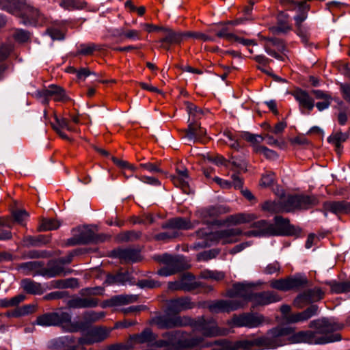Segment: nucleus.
<instances>
[{
	"instance_id": "obj_1",
	"label": "nucleus",
	"mask_w": 350,
	"mask_h": 350,
	"mask_svg": "<svg viewBox=\"0 0 350 350\" xmlns=\"http://www.w3.org/2000/svg\"><path fill=\"white\" fill-rule=\"evenodd\" d=\"M253 285L249 283L239 282L233 284L227 291V296L232 299H220L211 302L208 310L213 313L229 312L246 306L250 301Z\"/></svg>"
},
{
	"instance_id": "obj_2",
	"label": "nucleus",
	"mask_w": 350,
	"mask_h": 350,
	"mask_svg": "<svg viewBox=\"0 0 350 350\" xmlns=\"http://www.w3.org/2000/svg\"><path fill=\"white\" fill-rule=\"evenodd\" d=\"M189 336L190 334L181 330L167 332L162 334L163 338L157 340L154 345L170 350H180L199 347L204 341L201 336L189 338Z\"/></svg>"
},
{
	"instance_id": "obj_3",
	"label": "nucleus",
	"mask_w": 350,
	"mask_h": 350,
	"mask_svg": "<svg viewBox=\"0 0 350 350\" xmlns=\"http://www.w3.org/2000/svg\"><path fill=\"white\" fill-rule=\"evenodd\" d=\"M18 269L25 275H40L51 278L62 275L64 267L56 261H50L44 267L42 261H29L18 265Z\"/></svg>"
},
{
	"instance_id": "obj_4",
	"label": "nucleus",
	"mask_w": 350,
	"mask_h": 350,
	"mask_svg": "<svg viewBox=\"0 0 350 350\" xmlns=\"http://www.w3.org/2000/svg\"><path fill=\"white\" fill-rule=\"evenodd\" d=\"M294 332L291 327L278 326L267 332L266 336L260 337L262 348L275 349L288 344V337Z\"/></svg>"
},
{
	"instance_id": "obj_5",
	"label": "nucleus",
	"mask_w": 350,
	"mask_h": 350,
	"mask_svg": "<svg viewBox=\"0 0 350 350\" xmlns=\"http://www.w3.org/2000/svg\"><path fill=\"white\" fill-rule=\"evenodd\" d=\"M155 259L163 265V267L157 271L158 275L161 276H170L188 268L183 256L163 254L157 256Z\"/></svg>"
},
{
	"instance_id": "obj_6",
	"label": "nucleus",
	"mask_w": 350,
	"mask_h": 350,
	"mask_svg": "<svg viewBox=\"0 0 350 350\" xmlns=\"http://www.w3.org/2000/svg\"><path fill=\"white\" fill-rule=\"evenodd\" d=\"M263 322L264 317L262 314L243 312L240 314H234L228 324L231 327L256 328L262 325Z\"/></svg>"
},
{
	"instance_id": "obj_7",
	"label": "nucleus",
	"mask_w": 350,
	"mask_h": 350,
	"mask_svg": "<svg viewBox=\"0 0 350 350\" xmlns=\"http://www.w3.org/2000/svg\"><path fill=\"white\" fill-rule=\"evenodd\" d=\"M189 325L201 332L205 337H215L223 334L222 331L218 327L216 321L213 318L206 319L204 317H201L193 323L191 319Z\"/></svg>"
},
{
	"instance_id": "obj_8",
	"label": "nucleus",
	"mask_w": 350,
	"mask_h": 350,
	"mask_svg": "<svg viewBox=\"0 0 350 350\" xmlns=\"http://www.w3.org/2000/svg\"><path fill=\"white\" fill-rule=\"evenodd\" d=\"M155 323L160 329H171L176 327H185L191 324V319L179 315H162L155 319Z\"/></svg>"
},
{
	"instance_id": "obj_9",
	"label": "nucleus",
	"mask_w": 350,
	"mask_h": 350,
	"mask_svg": "<svg viewBox=\"0 0 350 350\" xmlns=\"http://www.w3.org/2000/svg\"><path fill=\"white\" fill-rule=\"evenodd\" d=\"M0 9L18 16L22 18L26 16V10L33 12L32 6L26 0H0Z\"/></svg>"
},
{
	"instance_id": "obj_10",
	"label": "nucleus",
	"mask_w": 350,
	"mask_h": 350,
	"mask_svg": "<svg viewBox=\"0 0 350 350\" xmlns=\"http://www.w3.org/2000/svg\"><path fill=\"white\" fill-rule=\"evenodd\" d=\"M185 39V32L176 31L168 27L163 29L162 37L157 41L160 43V47L169 51L172 45L180 44Z\"/></svg>"
},
{
	"instance_id": "obj_11",
	"label": "nucleus",
	"mask_w": 350,
	"mask_h": 350,
	"mask_svg": "<svg viewBox=\"0 0 350 350\" xmlns=\"http://www.w3.org/2000/svg\"><path fill=\"white\" fill-rule=\"evenodd\" d=\"M280 296L274 291H267L253 293L250 297L252 308L265 306L280 301Z\"/></svg>"
},
{
	"instance_id": "obj_12",
	"label": "nucleus",
	"mask_w": 350,
	"mask_h": 350,
	"mask_svg": "<svg viewBox=\"0 0 350 350\" xmlns=\"http://www.w3.org/2000/svg\"><path fill=\"white\" fill-rule=\"evenodd\" d=\"M38 96L42 98L45 103H48L50 98L55 102H67L70 100L64 89L55 85H51L48 88L38 92Z\"/></svg>"
},
{
	"instance_id": "obj_13",
	"label": "nucleus",
	"mask_w": 350,
	"mask_h": 350,
	"mask_svg": "<svg viewBox=\"0 0 350 350\" xmlns=\"http://www.w3.org/2000/svg\"><path fill=\"white\" fill-rule=\"evenodd\" d=\"M273 236L293 235L297 233V229L290 224L288 219L275 216L273 224Z\"/></svg>"
},
{
	"instance_id": "obj_14",
	"label": "nucleus",
	"mask_w": 350,
	"mask_h": 350,
	"mask_svg": "<svg viewBox=\"0 0 350 350\" xmlns=\"http://www.w3.org/2000/svg\"><path fill=\"white\" fill-rule=\"evenodd\" d=\"M264 49L266 53L276 59L284 61L282 55L278 52L284 53L286 51V46L282 40L279 38H266Z\"/></svg>"
},
{
	"instance_id": "obj_15",
	"label": "nucleus",
	"mask_w": 350,
	"mask_h": 350,
	"mask_svg": "<svg viewBox=\"0 0 350 350\" xmlns=\"http://www.w3.org/2000/svg\"><path fill=\"white\" fill-rule=\"evenodd\" d=\"M75 230H77L79 234H75L73 237L67 240L66 244L68 245L73 246L96 241V236L91 229L78 228Z\"/></svg>"
},
{
	"instance_id": "obj_16",
	"label": "nucleus",
	"mask_w": 350,
	"mask_h": 350,
	"mask_svg": "<svg viewBox=\"0 0 350 350\" xmlns=\"http://www.w3.org/2000/svg\"><path fill=\"white\" fill-rule=\"evenodd\" d=\"M55 326H60L68 332H77V321L72 322L70 312L66 311H57L54 312Z\"/></svg>"
},
{
	"instance_id": "obj_17",
	"label": "nucleus",
	"mask_w": 350,
	"mask_h": 350,
	"mask_svg": "<svg viewBox=\"0 0 350 350\" xmlns=\"http://www.w3.org/2000/svg\"><path fill=\"white\" fill-rule=\"evenodd\" d=\"M293 95L295 99L299 103V108L302 113L309 114L314 107L313 98L305 90H296Z\"/></svg>"
},
{
	"instance_id": "obj_18",
	"label": "nucleus",
	"mask_w": 350,
	"mask_h": 350,
	"mask_svg": "<svg viewBox=\"0 0 350 350\" xmlns=\"http://www.w3.org/2000/svg\"><path fill=\"white\" fill-rule=\"evenodd\" d=\"M252 230L244 233L247 237H269L273 236V224L266 220H259L253 223Z\"/></svg>"
},
{
	"instance_id": "obj_19",
	"label": "nucleus",
	"mask_w": 350,
	"mask_h": 350,
	"mask_svg": "<svg viewBox=\"0 0 350 350\" xmlns=\"http://www.w3.org/2000/svg\"><path fill=\"white\" fill-rule=\"evenodd\" d=\"M195 304L188 297L172 299L167 301V310L169 312L178 314L181 311L192 309Z\"/></svg>"
},
{
	"instance_id": "obj_20",
	"label": "nucleus",
	"mask_w": 350,
	"mask_h": 350,
	"mask_svg": "<svg viewBox=\"0 0 350 350\" xmlns=\"http://www.w3.org/2000/svg\"><path fill=\"white\" fill-rule=\"evenodd\" d=\"M319 307L317 305H311L302 312L292 313L286 317V322L288 323H303L318 314Z\"/></svg>"
},
{
	"instance_id": "obj_21",
	"label": "nucleus",
	"mask_w": 350,
	"mask_h": 350,
	"mask_svg": "<svg viewBox=\"0 0 350 350\" xmlns=\"http://www.w3.org/2000/svg\"><path fill=\"white\" fill-rule=\"evenodd\" d=\"M309 327L318 329L321 333H330L342 329L344 325L323 319L310 321Z\"/></svg>"
},
{
	"instance_id": "obj_22",
	"label": "nucleus",
	"mask_w": 350,
	"mask_h": 350,
	"mask_svg": "<svg viewBox=\"0 0 350 350\" xmlns=\"http://www.w3.org/2000/svg\"><path fill=\"white\" fill-rule=\"evenodd\" d=\"M230 211L228 207L223 205L211 206L203 208L200 211V215L204 223H211V219H214L220 215Z\"/></svg>"
},
{
	"instance_id": "obj_23",
	"label": "nucleus",
	"mask_w": 350,
	"mask_h": 350,
	"mask_svg": "<svg viewBox=\"0 0 350 350\" xmlns=\"http://www.w3.org/2000/svg\"><path fill=\"white\" fill-rule=\"evenodd\" d=\"M105 316L104 312L88 311L83 314V321H77V332L85 331L89 329L90 325L98 321Z\"/></svg>"
},
{
	"instance_id": "obj_24",
	"label": "nucleus",
	"mask_w": 350,
	"mask_h": 350,
	"mask_svg": "<svg viewBox=\"0 0 350 350\" xmlns=\"http://www.w3.org/2000/svg\"><path fill=\"white\" fill-rule=\"evenodd\" d=\"M324 215L327 216V212L336 215L350 213V202L346 201L325 202L323 204Z\"/></svg>"
},
{
	"instance_id": "obj_25",
	"label": "nucleus",
	"mask_w": 350,
	"mask_h": 350,
	"mask_svg": "<svg viewBox=\"0 0 350 350\" xmlns=\"http://www.w3.org/2000/svg\"><path fill=\"white\" fill-rule=\"evenodd\" d=\"M195 226L191 221L185 217H175L169 219L161 225L163 229H172L173 230H189L193 228Z\"/></svg>"
},
{
	"instance_id": "obj_26",
	"label": "nucleus",
	"mask_w": 350,
	"mask_h": 350,
	"mask_svg": "<svg viewBox=\"0 0 350 350\" xmlns=\"http://www.w3.org/2000/svg\"><path fill=\"white\" fill-rule=\"evenodd\" d=\"M33 12L26 10V16L22 17V23L24 25H32L42 26L46 23V18L37 9L32 7Z\"/></svg>"
},
{
	"instance_id": "obj_27",
	"label": "nucleus",
	"mask_w": 350,
	"mask_h": 350,
	"mask_svg": "<svg viewBox=\"0 0 350 350\" xmlns=\"http://www.w3.org/2000/svg\"><path fill=\"white\" fill-rule=\"evenodd\" d=\"M98 304V299L94 297H77L68 300L67 305L71 308H95Z\"/></svg>"
},
{
	"instance_id": "obj_28",
	"label": "nucleus",
	"mask_w": 350,
	"mask_h": 350,
	"mask_svg": "<svg viewBox=\"0 0 350 350\" xmlns=\"http://www.w3.org/2000/svg\"><path fill=\"white\" fill-rule=\"evenodd\" d=\"M113 254L115 257L126 262H135L140 260L139 251L132 248L116 250Z\"/></svg>"
},
{
	"instance_id": "obj_29",
	"label": "nucleus",
	"mask_w": 350,
	"mask_h": 350,
	"mask_svg": "<svg viewBox=\"0 0 350 350\" xmlns=\"http://www.w3.org/2000/svg\"><path fill=\"white\" fill-rule=\"evenodd\" d=\"M241 234L242 231L238 228L219 230L220 243L222 244L234 243L238 241V237Z\"/></svg>"
},
{
	"instance_id": "obj_30",
	"label": "nucleus",
	"mask_w": 350,
	"mask_h": 350,
	"mask_svg": "<svg viewBox=\"0 0 350 350\" xmlns=\"http://www.w3.org/2000/svg\"><path fill=\"white\" fill-rule=\"evenodd\" d=\"M280 1L282 6L287 10H297V14H301L305 11L308 14L310 9V5L305 1H297V0H281Z\"/></svg>"
},
{
	"instance_id": "obj_31",
	"label": "nucleus",
	"mask_w": 350,
	"mask_h": 350,
	"mask_svg": "<svg viewBox=\"0 0 350 350\" xmlns=\"http://www.w3.org/2000/svg\"><path fill=\"white\" fill-rule=\"evenodd\" d=\"M107 45L95 44L93 42L83 43L79 45L76 55H92L94 51H101L106 49Z\"/></svg>"
},
{
	"instance_id": "obj_32",
	"label": "nucleus",
	"mask_w": 350,
	"mask_h": 350,
	"mask_svg": "<svg viewBox=\"0 0 350 350\" xmlns=\"http://www.w3.org/2000/svg\"><path fill=\"white\" fill-rule=\"evenodd\" d=\"M349 138V134L337 131L332 133L327 138V142L335 146V150L338 155H340L342 152V144L347 141Z\"/></svg>"
},
{
	"instance_id": "obj_33",
	"label": "nucleus",
	"mask_w": 350,
	"mask_h": 350,
	"mask_svg": "<svg viewBox=\"0 0 350 350\" xmlns=\"http://www.w3.org/2000/svg\"><path fill=\"white\" fill-rule=\"evenodd\" d=\"M26 247H40L51 242V237L49 235L39 234L38 236H26L23 240Z\"/></svg>"
},
{
	"instance_id": "obj_34",
	"label": "nucleus",
	"mask_w": 350,
	"mask_h": 350,
	"mask_svg": "<svg viewBox=\"0 0 350 350\" xmlns=\"http://www.w3.org/2000/svg\"><path fill=\"white\" fill-rule=\"evenodd\" d=\"M113 38H119L122 40L126 38L131 40H141V31L136 29H124V28L116 29L112 32Z\"/></svg>"
},
{
	"instance_id": "obj_35",
	"label": "nucleus",
	"mask_w": 350,
	"mask_h": 350,
	"mask_svg": "<svg viewBox=\"0 0 350 350\" xmlns=\"http://www.w3.org/2000/svg\"><path fill=\"white\" fill-rule=\"evenodd\" d=\"M21 286L23 291L28 294L42 295L44 293V288L42 284L29 278L22 280Z\"/></svg>"
},
{
	"instance_id": "obj_36",
	"label": "nucleus",
	"mask_w": 350,
	"mask_h": 350,
	"mask_svg": "<svg viewBox=\"0 0 350 350\" xmlns=\"http://www.w3.org/2000/svg\"><path fill=\"white\" fill-rule=\"evenodd\" d=\"M257 217V215L254 213H238L228 216L226 219V222L234 225L246 224L255 220Z\"/></svg>"
},
{
	"instance_id": "obj_37",
	"label": "nucleus",
	"mask_w": 350,
	"mask_h": 350,
	"mask_svg": "<svg viewBox=\"0 0 350 350\" xmlns=\"http://www.w3.org/2000/svg\"><path fill=\"white\" fill-rule=\"evenodd\" d=\"M182 289L185 292H190L200 286V283L195 281L194 276L189 273H184L180 278Z\"/></svg>"
},
{
	"instance_id": "obj_38",
	"label": "nucleus",
	"mask_w": 350,
	"mask_h": 350,
	"mask_svg": "<svg viewBox=\"0 0 350 350\" xmlns=\"http://www.w3.org/2000/svg\"><path fill=\"white\" fill-rule=\"evenodd\" d=\"M308 14H306V11L301 14H296L294 16V20L296 26V33L301 38L303 42L306 43L308 42V36L306 31L304 30L302 23L306 20Z\"/></svg>"
},
{
	"instance_id": "obj_39",
	"label": "nucleus",
	"mask_w": 350,
	"mask_h": 350,
	"mask_svg": "<svg viewBox=\"0 0 350 350\" xmlns=\"http://www.w3.org/2000/svg\"><path fill=\"white\" fill-rule=\"evenodd\" d=\"M132 277L128 271L119 272L115 275H109L106 282L109 284H124L131 281Z\"/></svg>"
},
{
	"instance_id": "obj_40",
	"label": "nucleus",
	"mask_w": 350,
	"mask_h": 350,
	"mask_svg": "<svg viewBox=\"0 0 350 350\" xmlns=\"http://www.w3.org/2000/svg\"><path fill=\"white\" fill-rule=\"evenodd\" d=\"M312 337L313 334L310 331H300L297 333L294 332L288 337V344L310 342Z\"/></svg>"
},
{
	"instance_id": "obj_41",
	"label": "nucleus",
	"mask_w": 350,
	"mask_h": 350,
	"mask_svg": "<svg viewBox=\"0 0 350 350\" xmlns=\"http://www.w3.org/2000/svg\"><path fill=\"white\" fill-rule=\"evenodd\" d=\"M236 350H254L255 347L262 348L260 337L254 340H239L235 341Z\"/></svg>"
},
{
	"instance_id": "obj_42",
	"label": "nucleus",
	"mask_w": 350,
	"mask_h": 350,
	"mask_svg": "<svg viewBox=\"0 0 350 350\" xmlns=\"http://www.w3.org/2000/svg\"><path fill=\"white\" fill-rule=\"evenodd\" d=\"M282 211L291 212L298 208V195L288 196L286 198H281Z\"/></svg>"
},
{
	"instance_id": "obj_43",
	"label": "nucleus",
	"mask_w": 350,
	"mask_h": 350,
	"mask_svg": "<svg viewBox=\"0 0 350 350\" xmlns=\"http://www.w3.org/2000/svg\"><path fill=\"white\" fill-rule=\"evenodd\" d=\"M109 334V332L103 327H95L88 331V336H91L94 343L103 341L108 337Z\"/></svg>"
},
{
	"instance_id": "obj_44",
	"label": "nucleus",
	"mask_w": 350,
	"mask_h": 350,
	"mask_svg": "<svg viewBox=\"0 0 350 350\" xmlns=\"http://www.w3.org/2000/svg\"><path fill=\"white\" fill-rule=\"evenodd\" d=\"M278 22L276 25V31L278 32L285 33L291 30V27L289 24V16L284 12H281L278 15Z\"/></svg>"
},
{
	"instance_id": "obj_45",
	"label": "nucleus",
	"mask_w": 350,
	"mask_h": 350,
	"mask_svg": "<svg viewBox=\"0 0 350 350\" xmlns=\"http://www.w3.org/2000/svg\"><path fill=\"white\" fill-rule=\"evenodd\" d=\"M318 204V200L313 196L298 195V208L308 209Z\"/></svg>"
},
{
	"instance_id": "obj_46",
	"label": "nucleus",
	"mask_w": 350,
	"mask_h": 350,
	"mask_svg": "<svg viewBox=\"0 0 350 350\" xmlns=\"http://www.w3.org/2000/svg\"><path fill=\"white\" fill-rule=\"evenodd\" d=\"M328 284L330 286L332 293H346L350 292V281L345 282H329Z\"/></svg>"
},
{
	"instance_id": "obj_47",
	"label": "nucleus",
	"mask_w": 350,
	"mask_h": 350,
	"mask_svg": "<svg viewBox=\"0 0 350 350\" xmlns=\"http://www.w3.org/2000/svg\"><path fill=\"white\" fill-rule=\"evenodd\" d=\"M132 339L137 343L143 344L154 340L156 336L150 329H146L142 333L133 336Z\"/></svg>"
},
{
	"instance_id": "obj_48",
	"label": "nucleus",
	"mask_w": 350,
	"mask_h": 350,
	"mask_svg": "<svg viewBox=\"0 0 350 350\" xmlns=\"http://www.w3.org/2000/svg\"><path fill=\"white\" fill-rule=\"evenodd\" d=\"M185 105L189 116V121H196V120L201 118L203 115V111L201 108L189 102H186Z\"/></svg>"
},
{
	"instance_id": "obj_49",
	"label": "nucleus",
	"mask_w": 350,
	"mask_h": 350,
	"mask_svg": "<svg viewBox=\"0 0 350 350\" xmlns=\"http://www.w3.org/2000/svg\"><path fill=\"white\" fill-rule=\"evenodd\" d=\"M60 222L55 219H42L38 228V231H49L57 229Z\"/></svg>"
},
{
	"instance_id": "obj_50",
	"label": "nucleus",
	"mask_w": 350,
	"mask_h": 350,
	"mask_svg": "<svg viewBox=\"0 0 350 350\" xmlns=\"http://www.w3.org/2000/svg\"><path fill=\"white\" fill-rule=\"evenodd\" d=\"M213 345L219 346L221 350H236L235 341L232 342L225 339L215 340L214 342H209L204 345L202 343L200 347H208Z\"/></svg>"
},
{
	"instance_id": "obj_51",
	"label": "nucleus",
	"mask_w": 350,
	"mask_h": 350,
	"mask_svg": "<svg viewBox=\"0 0 350 350\" xmlns=\"http://www.w3.org/2000/svg\"><path fill=\"white\" fill-rule=\"evenodd\" d=\"M288 287L290 290H299L308 284V280L305 277H288Z\"/></svg>"
},
{
	"instance_id": "obj_52",
	"label": "nucleus",
	"mask_w": 350,
	"mask_h": 350,
	"mask_svg": "<svg viewBox=\"0 0 350 350\" xmlns=\"http://www.w3.org/2000/svg\"><path fill=\"white\" fill-rule=\"evenodd\" d=\"M188 128L185 131V137L189 142H196V133L199 127V123L197 121H189Z\"/></svg>"
},
{
	"instance_id": "obj_53",
	"label": "nucleus",
	"mask_w": 350,
	"mask_h": 350,
	"mask_svg": "<svg viewBox=\"0 0 350 350\" xmlns=\"http://www.w3.org/2000/svg\"><path fill=\"white\" fill-rule=\"evenodd\" d=\"M220 243L219 230L215 232L208 231L206 240L198 243V245L202 247H209L215 243Z\"/></svg>"
},
{
	"instance_id": "obj_54",
	"label": "nucleus",
	"mask_w": 350,
	"mask_h": 350,
	"mask_svg": "<svg viewBox=\"0 0 350 350\" xmlns=\"http://www.w3.org/2000/svg\"><path fill=\"white\" fill-rule=\"evenodd\" d=\"M36 324L42 326H55L54 312L46 313L38 317Z\"/></svg>"
},
{
	"instance_id": "obj_55",
	"label": "nucleus",
	"mask_w": 350,
	"mask_h": 350,
	"mask_svg": "<svg viewBox=\"0 0 350 350\" xmlns=\"http://www.w3.org/2000/svg\"><path fill=\"white\" fill-rule=\"evenodd\" d=\"M185 38H192L196 40H202L204 42L215 41V37L199 31H185Z\"/></svg>"
},
{
	"instance_id": "obj_56",
	"label": "nucleus",
	"mask_w": 350,
	"mask_h": 350,
	"mask_svg": "<svg viewBox=\"0 0 350 350\" xmlns=\"http://www.w3.org/2000/svg\"><path fill=\"white\" fill-rule=\"evenodd\" d=\"M25 296L23 295H18L10 299H0V307L8 308L16 306L25 300Z\"/></svg>"
},
{
	"instance_id": "obj_57",
	"label": "nucleus",
	"mask_w": 350,
	"mask_h": 350,
	"mask_svg": "<svg viewBox=\"0 0 350 350\" xmlns=\"http://www.w3.org/2000/svg\"><path fill=\"white\" fill-rule=\"evenodd\" d=\"M208 32L215 33L218 38H225L228 41L232 42L234 33L230 32L227 27H223L220 29L211 28L208 30Z\"/></svg>"
},
{
	"instance_id": "obj_58",
	"label": "nucleus",
	"mask_w": 350,
	"mask_h": 350,
	"mask_svg": "<svg viewBox=\"0 0 350 350\" xmlns=\"http://www.w3.org/2000/svg\"><path fill=\"white\" fill-rule=\"evenodd\" d=\"M311 303L318 301L324 297V293L321 288L315 287L312 289H308L304 291Z\"/></svg>"
},
{
	"instance_id": "obj_59",
	"label": "nucleus",
	"mask_w": 350,
	"mask_h": 350,
	"mask_svg": "<svg viewBox=\"0 0 350 350\" xmlns=\"http://www.w3.org/2000/svg\"><path fill=\"white\" fill-rule=\"evenodd\" d=\"M172 181L176 187H180L185 193H190V187L187 181V178L172 176Z\"/></svg>"
},
{
	"instance_id": "obj_60",
	"label": "nucleus",
	"mask_w": 350,
	"mask_h": 350,
	"mask_svg": "<svg viewBox=\"0 0 350 350\" xmlns=\"http://www.w3.org/2000/svg\"><path fill=\"white\" fill-rule=\"evenodd\" d=\"M275 182V174L272 172H267L262 175L260 185L263 187H271Z\"/></svg>"
},
{
	"instance_id": "obj_61",
	"label": "nucleus",
	"mask_w": 350,
	"mask_h": 350,
	"mask_svg": "<svg viewBox=\"0 0 350 350\" xmlns=\"http://www.w3.org/2000/svg\"><path fill=\"white\" fill-rule=\"evenodd\" d=\"M201 277L204 279H211L216 281L222 280L225 278V274L222 271L204 270L201 272Z\"/></svg>"
},
{
	"instance_id": "obj_62",
	"label": "nucleus",
	"mask_w": 350,
	"mask_h": 350,
	"mask_svg": "<svg viewBox=\"0 0 350 350\" xmlns=\"http://www.w3.org/2000/svg\"><path fill=\"white\" fill-rule=\"evenodd\" d=\"M55 286L59 288H77L79 286L78 280L76 278H68L59 280L55 282Z\"/></svg>"
},
{
	"instance_id": "obj_63",
	"label": "nucleus",
	"mask_w": 350,
	"mask_h": 350,
	"mask_svg": "<svg viewBox=\"0 0 350 350\" xmlns=\"http://www.w3.org/2000/svg\"><path fill=\"white\" fill-rule=\"evenodd\" d=\"M262 208L263 210L271 213H277L282 212L281 199L278 202L267 201L262 204Z\"/></svg>"
},
{
	"instance_id": "obj_64",
	"label": "nucleus",
	"mask_w": 350,
	"mask_h": 350,
	"mask_svg": "<svg viewBox=\"0 0 350 350\" xmlns=\"http://www.w3.org/2000/svg\"><path fill=\"white\" fill-rule=\"evenodd\" d=\"M55 123L54 124L57 125L60 130L66 129L67 131L70 132L77 131V128L75 126L72 125L68 119L64 118H58L57 117H55Z\"/></svg>"
}]
</instances>
